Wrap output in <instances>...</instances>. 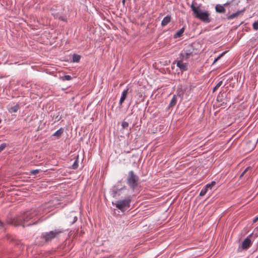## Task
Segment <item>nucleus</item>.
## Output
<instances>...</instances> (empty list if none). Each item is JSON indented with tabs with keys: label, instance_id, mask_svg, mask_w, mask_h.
<instances>
[{
	"label": "nucleus",
	"instance_id": "nucleus-1",
	"mask_svg": "<svg viewBox=\"0 0 258 258\" xmlns=\"http://www.w3.org/2000/svg\"><path fill=\"white\" fill-rule=\"evenodd\" d=\"M39 212L36 210H31L24 213L19 218L17 217V226L22 225L23 227L36 224L39 218Z\"/></svg>",
	"mask_w": 258,
	"mask_h": 258
},
{
	"label": "nucleus",
	"instance_id": "nucleus-2",
	"mask_svg": "<svg viewBox=\"0 0 258 258\" xmlns=\"http://www.w3.org/2000/svg\"><path fill=\"white\" fill-rule=\"evenodd\" d=\"M190 7L194 14L196 15V18L199 19L205 23H209L211 22V19L209 18V14L207 12H202L199 7H195L194 3L191 5Z\"/></svg>",
	"mask_w": 258,
	"mask_h": 258
},
{
	"label": "nucleus",
	"instance_id": "nucleus-3",
	"mask_svg": "<svg viewBox=\"0 0 258 258\" xmlns=\"http://www.w3.org/2000/svg\"><path fill=\"white\" fill-rule=\"evenodd\" d=\"M131 201L132 197L129 196L124 199L117 201L115 203V206L121 212H124L130 207Z\"/></svg>",
	"mask_w": 258,
	"mask_h": 258
},
{
	"label": "nucleus",
	"instance_id": "nucleus-4",
	"mask_svg": "<svg viewBox=\"0 0 258 258\" xmlns=\"http://www.w3.org/2000/svg\"><path fill=\"white\" fill-rule=\"evenodd\" d=\"M139 180V176L135 173L134 171L132 170L129 171L126 179V182L131 188L133 190L138 186Z\"/></svg>",
	"mask_w": 258,
	"mask_h": 258
},
{
	"label": "nucleus",
	"instance_id": "nucleus-5",
	"mask_svg": "<svg viewBox=\"0 0 258 258\" xmlns=\"http://www.w3.org/2000/svg\"><path fill=\"white\" fill-rule=\"evenodd\" d=\"M63 231V230L61 229H56L49 232H43L41 234V238L44 239L45 242L50 241L62 233Z\"/></svg>",
	"mask_w": 258,
	"mask_h": 258
},
{
	"label": "nucleus",
	"instance_id": "nucleus-6",
	"mask_svg": "<svg viewBox=\"0 0 258 258\" xmlns=\"http://www.w3.org/2000/svg\"><path fill=\"white\" fill-rule=\"evenodd\" d=\"M127 190L126 187L122 184L121 181L117 182L111 188L112 195L114 198L120 196L123 190Z\"/></svg>",
	"mask_w": 258,
	"mask_h": 258
},
{
	"label": "nucleus",
	"instance_id": "nucleus-7",
	"mask_svg": "<svg viewBox=\"0 0 258 258\" xmlns=\"http://www.w3.org/2000/svg\"><path fill=\"white\" fill-rule=\"evenodd\" d=\"M253 236V234L251 233L242 242V244L238 248V251H241L242 250L247 249L252 244V241L251 238Z\"/></svg>",
	"mask_w": 258,
	"mask_h": 258
},
{
	"label": "nucleus",
	"instance_id": "nucleus-8",
	"mask_svg": "<svg viewBox=\"0 0 258 258\" xmlns=\"http://www.w3.org/2000/svg\"><path fill=\"white\" fill-rule=\"evenodd\" d=\"M128 88L127 87L125 89H124L121 93V97L120 98L119 101V106H122V104L125 99H126L127 94H128Z\"/></svg>",
	"mask_w": 258,
	"mask_h": 258
},
{
	"label": "nucleus",
	"instance_id": "nucleus-9",
	"mask_svg": "<svg viewBox=\"0 0 258 258\" xmlns=\"http://www.w3.org/2000/svg\"><path fill=\"white\" fill-rule=\"evenodd\" d=\"M177 67L179 68L181 71H185L187 70V64L183 63L182 60H179L177 62Z\"/></svg>",
	"mask_w": 258,
	"mask_h": 258
},
{
	"label": "nucleus",
	"instance_id": "nucleus-10",
	"mask_svg": "<svg viewBox=\"0 0 258 258\" xmlns=\"http://www.w3.org/2000/svg\"><path fill=\"white\" fill-rule=\"evenodd\" d=\"M7 222L9 224H12L15 226L16 225V221L15 220V215L13 216L11 214L9 215L8 217Z\"/></svg>",
	"mask_w": 258,
	"mask_h": 258
},
{
	"label": "nucleus",
	"instance_id": "nucleus-11",
	"mask_svg": "<svg viewBox=\"0 0 258 258\" xmlns=\"http://www.w3.org/2000/svg\"><path fill=\"white\" fill-rule=\"evenodd\" d=\"M68 219L71 224H73L77 221L78 218L77 216L74 214V212H71L70 216L68 217Z\"/></svg>",
	"mask_w": 258,
	"mask_h": 258
},
{
	"label": "nucleus",
	"instance_id": "nucleus-12",
	"mask_svg": "<svg viewBox=\"0 0 258 258\" xmlns=\"http://www.w3.org/2000/svg\"><path fill=\"white\" fill-rule=\"evenodd\" d=\"M171 21V16L167 15L165 17L161 22V26L164 27L166 26Z\"/></svg>",
	"mask_w": 258,
	"mask_h": 258
},
{
	"label": "nucleus",
	"instance_id": "nucleus-13",
	"mask_svg": "<svg viewBox=\"0 0 258 258\" xmlns=\"http://www.w3.org/2000/svg\"><path fill=\"white\" fill-rule=\"evenodd\" d=\"M184 32V27H182V28H181L180 29L178 30V31L174 34V38H177L180 37L182 35Z\"/></svg>",
	"mask_w": 258,
	"mask_h": 258
},
{
	"label": "nucleus",
	"instance_id": "nucleus-14",
	"mask_svg": "<svg viewBox=\"0 0 258 258\" xmlns=\"http://www.w3.org/2000/svg\"><path fill=\"white\" fill-rule=\"evenodd\" d=\"M215 9L216 12L219 13H224L225 12L224 7L220 5H217L215 7Z\"/></svg>",
	"mask_w": 258,
	"mask_h": 258
},
{
	"label": "nucleus",
	"instance_id": "nucleus-15",
	"mask_svg": "<svg viewBox=\"0 0 258 258\" xmlns=\"http://www.w3.org/2000/svg\"><path fill=\"white\" fill-rule=\"evenodd\" d=\"M176 102H177V97L175 95H174L170 101L169 104V106H168L169 108H170V107H172L175 106L176 104Z\"/></svg>",
	"mask_w": 258,
	"mask_h": 258
},
{
	"label": "nucleus",
	"instance_id": "nucleus-16",
	"mask_svg": "<svg viewBox=\"0 0 258 258\" xmlns=\"http://www.w3.org/2000/svg\"><path fill=\"white\" fill-rule=\"evenodd\" d=\"M244 11V10H242V11H238V12H236V13H234L230 15H229L228 17H227V19L228 20H231V19H233V18L238 16L242 12Z\"/></svg>",
	"mask_w": 258,
	"mask_h": 258
},
{
	"label": "nucleus",
	"instance_id": "nucleus-17",
	"mask_svg": "<svg viewBox=\"0 0 258 258\" xmlns=\"http://www.w3.org/2000/svg\"><path fill=\"white\" fill-rule=\"evenodd\" d=\"M63 132V129L62 128H59L53 134V136L56 137L57 138H59L62 135Z\"/></svg>",
	"mask_w": 258,
	"mask_h": 258
},
{
	"label": "nucleus",
	"instance_id": "nucleus-18",
	"mask_svg": "<svg viewBox=\"0 0 258 258\" xmlns=\"http://www.w3.org/2000/svg\"><path fill=\"white\" fill-rule=\"evenodd\" d=\"M192 54V52L190 51H184V52L181 53L180 55L182 58L187 59Z\"/></svg>",
	"mask_w": 258,
	"mask_h": 258
},
{
	"label": "nucleus",
	"instance_id": "nucleus-19",
	"mask_svg": "<svg viewBox=\"0 0 258 258\" xmlns=\"http://www.w3.org/2000/svg\"><path fill=\"white\" fill-rule=\"evenodd\" d=\"M81 56L78 54H74L73 56V61L74 62H78L80 61Z\"/></svg>",
	"mask_w": 258,
	"mask_h": 258
},
{
	"label": "nucleus",
	"instance_id": "nucleus-20",
	"mask_svg": "<svg viewBox=\"0 0 258 258\" xmlns=\"http://www.w3.org/2000/svg\"><path fill=\"white\" fill-rule=\"evenodd\" d=\"M208 189L206 188V186H205L200 191V196H204L206 195L208 191Z\"/></svg>",
	"mask_w": 258,
	"mask_h": 258
},
{
	"label": "nucleus",
	"instance_id": "nucleus-21",
	"mask_svg": "<svg viewBox=\"0 0 258 258\" xmlns=\"http://www.w3.org/2000/svg\"><path fill=\"white\" fill-rule=\"evenodd\" d=\"M216 184V182L214 181H212L211 183L206 184L205 186L208 189H212V187Z\"/></svg>",
	"mask_w": 258,
	"mask_h": 258
},
{
	"label": "nucleus",
	"instance_id": "nucleus-22",
	"mask_svg": "<svg viewBox=\"0 0 258 258\" xmlns=\"http://www.w3.org/2000/svg\"><path fill=\"white\" fill-rule=\"evenodd\" d=\"M223 83V82L222 81H219L217 84V85H216V86L213 89V92H215L218 88H219L222 84Z\"/></svg>",
	"mask_w": 258,
	"mask_h": 258
},
{
	"label": "nucleus",
	"instance_id": "nucleus-23",
	"mask_svg": "<svg viewBox=\"0 0 258 258\" xmlns=\"http://www.w3.org/2000/svg\"><path fill=\"white\" fill-rule=\"evenodd\" d=\"M9 112L11 113H15L16 112V106L9 108Z\"/></svg>",
	"mask_w": 258,
	"mask_h": 258
},
{
	"label": "nucleus",
	"instance_id": "nucleus-24",
	"mask_svg": "<svg viewBox=\"0 0 258 258\" xmlns=\"http://www.w3.org/2000/svg\"><path fill=\"white\" fill-rule=\"evenodd\" d=\"M72 79V77L70 75H64L61 78L62 81H69Z\"/></svg>",
	"mask_w": 258,
	"mask_h": 258
},
{
	"label": "nucleus",
	"instance_id": "nucleus-25",
	"mask_svg": "<svg viewBox=\"0 0 258 258\" xmlns=\"http://www.w3.org/2000/svg\"><path fill=\"white\" fill-rule=\"evenodd\" d=\"M253 28L254 30H257L258 29V20L256 21H255L253 24H252Z\"/></svg>",
	"mask_w": 258,
	"mask_h": 258
},
{
	"label": "nucleus",
	"instance_id": "nucleus-26",
	"mask_svg": "<svg viewBox=\"0 0 258 258\" xmlns=\"http://www.w3.org/2000/svg\"><path fill=\"white\" fill-rule=\"evenodd\" d=\"M121 126L123 128H126L128 126V123L126 121H123L121 123Z\"/></svg>",
	"mask_w": 258,
	"mask_h": 258
},
{
	"label": "nucleus",
	"instance_id": "nucleus-27",
	"mask_svg": "<svg viewBox=\"0 0 258 258\" xmlns=\"http://www.w3.org/2000/svg\"><path fill=\"white\" fill-rule=\"evenodd\" d=\"M78 167V163L77 160L75 161L73 164L72 165V168L74 169H76Z\"/></svg>",
	"mask_w": 258,
	"mask_h": 258
},
{
	"label": "nucleus",
	"instance_id": "nucleus-28",
	"mask_svg": "<svg viewBox=\"0 0 258 258\" xmlns=\"http://www.w3.org/2000/svg\"><path fill=\"white\" fill-rule=\"evenodd\" d=\"M40 171L39 169L32 170L30 171L31 174L35 175L39 173Z\"/></svg>",
	"mask_w": 258,
	"mask_h": 258
},
{
	"label": "nucleus",
	"instance_id": "nucleus-29",
	"mask_svg": "<svg viewBox=\"0 0 258 258\" xmlns=\"http://www.w3.org/2000/svg\"><path fill=\"white\" fill-rule=\"evenodd\" d=\"M249 169H250V167H248L246 168L244 170V171L242 172V173L240 174V177H241L242 176H243L244 175V174Z\"/></svg>",
	"mask_w": 258,
	"mask_h": 258
},
{
	"label": "nucleus",
	"instance_id": "nucleus-30",
	"mask_svg": "<svg viewBox=\"0 0 258 258\" xmlns=\"http://www.w3.org/2000/svg\"><path fill=\"white\" fill-rule=\"evenodd\" d=\"M225 53V52H223L220 55H219L217 58H216L214 61V63L217 61Z\"/></svg>",
	"mask_w": 258,
	"mask_h": 258
},
{
	"label": "nucleus",
	"instance_id": "nucleus-31",
	"mask_svg": "<svg viewBox=\"0 0 258 258\" xmlns=\"http://www.w3.org/2000/svg\"><path fill=\"white\" fill-rule=\"evenodd\" d=\"M6 145L4 144H2L0 145V152H2L5 148Z\"/></svg>",
	"mask_w": 258,
	"mask_h": 258
},
{
	"label": "nucleus",
	"instance_id": "nucleus-32",
	"mask_svg": "<svg viewBox=\"0 0 258 258\" xmlns=\"http://www.w3.org/2000/svg\"><path fill=\"white\" fill-rule=\"evenodd\" d=\"M258 220V217L255 218L253 220V223L256 222Z\"/></svg>",
	"mask_w": 258,
	"mask_h": 258
},
{
	"label": "nucleus",
	"instance_id": "nucleus-33",
	"mask_svg": "<svg viewBox=\"0 0 258 258\" xmlns=\"http://www.w3.org/2000/svg\"><path fill=\"white\" fill-rule=\"evenodd\" d=\"M59 19H61V20H62V21H65V19H64V18H63V17H59Z\"/></svg>",
	"mask_w": 258,
	"mask_h": 258
},
{
	"label": "nucleus",
	"instance_id": "nucleus-34",
	"mask_svg": "<svg viewBox=\"0 0 258 258\" xmlns=\"http://www.w3.org/2000/svg\"><path fill=\"white\" fill-rule=\"evenodd\" d=\"M139 96L140 97H142V93H140Z\"/></svg>",
	"mask_w": 258,
	"mask_h": 258
},
{
	"label": "nucleus",
	"instance_id": "nucleus-35",
	"mask_svg": "<svg viewBox=\"0 0 258 258\" xmlns=\"http://www.w3.org/2000/svg\"><path fill=\"white\" fill-rule=\"evenodd\" d=\"M2 224H2V222L0 221V226H2Z\"/></svg>",
	"mask_w": 258,
	"mask_h": 258
},
{
	"label": "nucleus",
	"instance_id": "nucleus-36",
	"mask_svg": "<svg viewBox=\"0 0 258 258\" xmlns=\"http://www.w3.org/2000/svg\"><path fill=\"white\" fill-rule=\"evenodd\" d=\"M182 94H183V93H181V94H179V93H178V95H179V96H181V95H182Z\"/></svg>",
	"mask_w": 258,
	"mask_h": 258
},
{
	"label": "nucleus",
	"instance_id": "nucleus-37",
	"mask_svg": "<svg viewBox=\"0 0 258 258\" xmlns=\"http://www.w3.org/2000/svg\"><path fill=\"white\" fill-rule=\"evenodd\" d=\"M125 0H122V3H124Z\"/></svg>",
	"mask_w": 258,
	"mask_h": 258
}]
</instances>
